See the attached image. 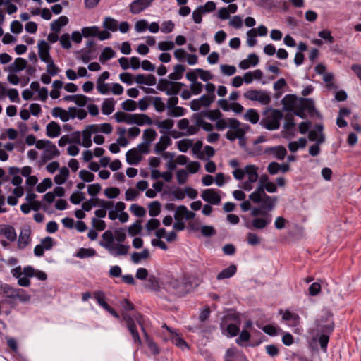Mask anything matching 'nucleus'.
Here are the masks:
<instances>
[{
  "mask_svg": "<svg viewBox=\"0 0 361 361\" xmlns=\"http://www.w3.org/2000/svg\"><path fill=\"white\" fill-rule=\"evenodd\" d=\"M102 238L99 245L112 256H124L128 253L130 246L122 244L126 239V233L123 228L116 229L114 233L107 230L102 235Z\"/></svg>",
  "mask_w": 361,
  "mask_h": 361,
  "instance_id": "1",
  "label": "nucleus"
},
{
  "mask_svg": "<svg viewBox=\"0 0 361 361\" xmlns=\"http://www.w3.org/2000/svg\"><path fill=\"white\" fill-rule=\"evenodd\" d=\"M265 190L270 193L277 191L276 184L267 182V184L257 186V189L249 195V199L255 204H262V209L272 210L277 201L276 197H271L266 194Z\"/></svg>",
  "mask_w": 361,
  "mask_h": 361,
  "instance_id": "2",
  "label": "nucleus"
},
{
  "mask_svg": "<svg viewBox=\"0 0 361 361\" xmlns=\"http://www.w3.org/2000/svg\"><path fill=\"white\" fill-rule=\"evenodd\" d=\"M259 207H253L251 215L254 217L251 222H247L245 226L249 229H263L271 222V215L269 214L271 210L262 209V204Z\"/></svg>",
  "mask_w": 361,
  "mask_h": 361,
  "instance_id": "3",
  "label": "nucleus"
},
{
  "mask_svg": "<svg viewBox=\"0 0 361 361\" xmlns=\"http://www.w3.org/2000/svg\"><path fill=\"white\" fill-rule=\"evenodd\" d=\"M122 318L123 321L126 324V326L130 333L134 342L135 343H137L138 345H140L142 343L141 338L140 337L139 333L137 330L136 324L135 323V320L138 323V324L141 326L142 330L145 334V336L147 337V334L145 331V329L144 328V319L143 317L141 314L139 312H136L133 314L134 319L127 312H123L122 313Z\"/></svg>",
  "mask_w": 361,
  "mask_h": 361,
  "instance_id": "4",
  "label": "nucleus"
},
{
  "mask_svg": "<svg viewBox=\"0 0 361 361\" xmlns=\"http://www.w3.org/2000/svg\"><path fill=\"white\" fill-rule=\"evenodd\" d=\"M260 125L269 130H278L280 121L283 118V114L280 110L269 108L262 114Z\"/></svg>",
  "mask_w": 361,
  "mask_h": 361,
  "instance_id": "5",
  "label": "nucleus"
},
{
  "mask_svg": "<svg viewBox=\"0 0 361 361\" xmlns=\"http://www.w3.org/2000/svg\"><path fill=\"white\" fill-rule=\"evenodd\" d=\"M317 331L324 334H331L334 329L333 314L327 310H322L319 318L316 320Z\"/></svg>",
  "mask_w": 361,
  "mask_h": 361,
  "instance_id": "6",
  "label": "nucleus"
},
{
  "mask_svg": "<svg viewBox=\"0 0 361 361\" xmlns=\"http://www.w3.org/2000/svg\"><path fill=\"white\" fill-rule=\"evenodd\" d=\"M245 99L258 102L262 105H267L271 102L270 94L265 90H250L243 94Z\"/></svg>",
  "mask_w": 361,
  "mask_h": 361,
  "instance_id": "7",
  "label": "nucleus"
},
{
  "mask_svg": "<svg viewBox=\"0 0 361 361\" xmlns=\"http://www.w3.org/2000/svg\"><path fill=\"white\" fill-rule=\"evenodd\" d=\"M258 168L255 165L250 164L245 166V175L247 176V180L243 183L241 188L246 190L250 191L253 188L252 184L255 183L258 178Z\"/></svg>",
  "mask_w": 361,
  "mask_h": 361,
  "instance_id": "8",
  "label": "nucleus"
},
{
  "mask_svg": "<svg viewBox=\"0 0 361 361\" xmlns=\"http://www.w3.org/2000/svg\"><path fill=\"white\" fill-rule=\"evenodd\" d=\"M202 198L208 203L218 205L221 202V196L214 189H206L201 194Z\"/></svg>",
  "mask_w": 361,
  "mask_h": 361,
  "instance_id": "9",
  "label": "nucleus"
},
{
  "mask_svg": "<svg viewBox=\"0 0 361 361\" xmlns=\"http://www.w3.org/2000/svg\"><path fill=\"white\" fill-rule=\"evenodd\" d=\"M195 214L190 211L186 206L180 205L176 208L174 219L175 220H191L194 219Z\"/></svg>",
  "mask_w": 361,
  "mask_h": 361,
  "instance_id": "10",
  "label": "nucleus"
},
{
  "mask_svg": "<svg viewBox=\"0 0 361 361\" xmlns=\"http://www.w3.org/2000/svg\"><path fill=\"white\" fill-rule=\"evenodd\" d=\"M168 290L173 294L182 296L187 293L185 290V284L177 279H172L168 285Z\"/></svg>",
  "mask_w": 361,
  "mask_h": 361,
  "instance_id": "11",
  "label": "nucleus"
},
{
  "mask_svg": "<svg viewBox=\"0 0 361 361\" xmlns=\"http://www.w3.org/2000/svg\"><path fill=\"white\" fill-rule=\"evenodd\" d=\"M153 123L152 118L146 114H130L128 125L136 124L143 126L145 124L152 125Z\"/></svg>",
  "mask_w": 361,
  "mask_h": 361,
  "instance_id": "12",
  "label": "nucleus"
},
{
  "mask_svg": "<svg viewBox=\"0 0 361 361\" xmlns=\"http://www.w3.org/2000/svg\"><path fill=\"white\" fill-rule=\"evenodd\" d=\"M154 0H135L130 4V11L133 14H137L149 7Z\"/></svg>",
  "mask_w": 361,
  "mask_h": 361,
  "instance_id": "13",
  "label": "nucleus"
},
{
  "mask_svg": "<svg viewBox=\"0 0 361 361\" xmlns=\"http://www.w3.org/2000/svg\"><path fill=\"white\" fill-rule=\"evenodd\" d=\"M39 56L40 59L47 63L51 60L49 49V44L44 40H41L38 42Z\"/></svg>",
  "mask_w": 361,
  "mask_h": 361,
  "instance_id": "14",
  "label": "nucleus"
},
{
  "mask_svg": "<svg viewBox=\"0 0 361 361\" xmlns=\"http://www.w3.org/2000/svg\"><path fill=\"white\" fill-rule=\"evenodd\" d=\"M24 275L26 276L36 277L40 281H45L47 278L46 273L36 270L31 266H27L23 268Z\"/></svg>",
  "mask_w": 361,
  "mask_h": 361,
  "instance_id": "15",
  "label": "nucleus"
},
{
  "mask_svg": "<svg viewBox=\"0 0 361 361\" xmlns=\"http://www.w3.org/2000/svg\"><path fill=\"white\" fill-rule=\"evenodd\" d=\"M126 161L130 165H137L142 159V155L137 149L133 148L127 152Z\"/></svg>",
  "mask_w": 361,
  "mask_h": 361,
  "instance_id": "16",
  "label": "nucleus"
},
{
  "mask_svg": "<svg viewBox=\"0 0 361 361\" xmlns=\"http://www.w3.org/2000/svg\"><path fill=\"white\" fill-rule=\"evenodd\" d=\"M135 81L137 84H144L146 85L152 86L157 82L156 78L153 75H145L143 74H138L135 77Z\"/></svg>",
  "mask_w": 361,
  "mask_h": 361,
  "instance_id": "17",
  "label": "nucleus"
},
{
  "mask_svg": "<svg viewBox=\"0 0 361 361\" xmlns=\"http://www.w3.org/2000/svg\"><path fill=\"white\" fill-rule=\"evenodd\" d=\"M266 152L270 153L274 155L279 160L284 159L287 154V150L283 146H276L267 149Z\"/></svg>",
  "mask_w": 361,
  "mask_h": 361,
  "instance_id": "18",
  "label": "nucleus"
},
{
  "mask_svg": "<svg viewBox=\"0 0 361 361\" xmlns=\"http://www.w3.org/2000/svg\"><path fill=\"white\" fill-rule=\"evenodd\" d=\"M47 135L49 137H56L60 135L61 127L55 121H51L47 126Z\"/></svg>",
  "mask_w": 361,
  "mask_h": 361,
  "instance_id": "19",
  "label": "nucleus"
},
{
  "mask_svg": "<svg viewBox=\"0 0 361 361\" xmlns=\"http://www.w3.org/2000/svg\"><path fill=\"white\" fill-rule=\"evenodd\" d=\"M171 144V138L169 136L163 135L160 137L159 142L155 145L154 150L157 154H159L163 152Z\"/></svg>",
  "mask_w": 361,
  "mask_h": 361,
  "instance_id": "20",
  "label": "nucleus"
},
{
  "mask_svg": "<svg viewBox=\"0 0 361 361\" xmlns=\"http://www.w3.org/2000/svg\"><path fill=\"white\" fill-rule=\"evenodd\" d=\"M237 271V267L234 264H231L227 268L224 269L219 272L216 276L217 280H223L225 279H229L235 274Z\"/></svg>",
  "mask_w": 361,
  "mask_h": 361,
  "instance_id": "21",
  "label": "nucleus"
},
{
  "mask_svg": "<svg viewBox=\"0 0 361 361\" xmlns=\"http://www.w3.org/2000/svg\"><path fill=\"white\" fill-rule=\"evenodd\" d=\"M296 97L293 94H287L281 100L284 109L287 111H293L296 106Z\"/></svg>",
  "mask_w": 361,
  "mask_h": 361,
  "instance_id": "22",
  "label": "nucleus"
},
{
  "mask_svg": "<svg viewBox=\"0 0 361 361\" xmlns=\"http://www.w3.org/2000/svg\"><path fill=\"white\" fill-rule=\"evenodd\" d=\"M27 66V61L23 58H16L14 62L8 66L10 72L16 73L23 71Z\"/></svg>",
  "mask_w": 361,
  "mask_h": 361,
  "instance_id": "23",
  "label": "nucleus"
},
{
  "mask_svg": "<svg viewBox=\"0 0 361 361\" xmlns=\"http://www.w3.org/2000/svg\"><path fill=\"white\" fill-rule=\"evenodd\" d=\"M30 235V229L26 228L21 231L18 242V247L20 249H24L27 245L29 243Z\"/></svg>",
  "mask_w": 361,
  "mask_h": 361,
  "instance_id": "24",
  "label": "nucleus"
},
{
  "mask_svg": "<svg viewBox=\"0 0 361 361\" xmlns=\"http://www.w3.org/2000/svg\"><path fill=\"white\" fill-rule=\"evenodd\" d=\"M283 319L290 322V325L296 326L300 323V317L288 310H286L282 315Z\"/></svg>",
  "mask_w": 361,
  "mask_h": 361,
  "instance_id": "25",
  "label": "nucleus"
},
{
  "mask_svg": "<svg viewBox=\"0 0 361 361\" xmlns=\"http://www.w3.org/2000/svg\"><path fill=\"white\" fill-rule=\"evenodd\" d=\"M174 71L168 75L169 79L179 80L182 78L185 68L181 64H177L173 68Z\"/></svg>",
  "mask_w": 361,
  "mask_h": 361,
  "instance_id": "26",
  "label": "nucleus"
},
{
  "mask_svg": "<svg viewBox=\"0 0 361 361\" xmlns=\"http://www.w3.org/2000/svg\"><path fill=\"white\" fill-rule=\"evenodd\" d=\"M69 176V170L66 166L60 169L59 173L56 175L54 180L58 185H61L66 182Z\"/></svg>",
  "mask_w": 361,
  "mask_h": 361,
  "instance_id": "27",
  "label": "nucleus"
},
{
  "mask_svg": "<svg viewBox=\"0 0 361 361\" xmlns=\"http://www.w3.org/2000/svg\"><path fill=\"white\" fill-rule=\"evenodd\" d=\"M150 257L149 252L147 249H144L140 252H135L131 255V260L133 263L137 264L142 260L147 259Z\"/></svg>",
  "mask_w": 361,
  "mask_h": 361,
  "instance_id": "28",
  "label": "nucleus"
},
{
  "mask_svg": "<svg viewBox=\"0 0 361 361\" xmlns=\"http://www.w3.org/2000/svg\"><path fill=\"white\" fill-rule=\"evenodd\" d=\"M245 136L243 129L230 130L226 134V137L230 141H234L236 139L242 140Z\"/></svg>",
  "mask_w": 361,
  "mask_h": 361,
  "instance_id": "29",
  "label": "nucleus"
},
{
  "mask_svg": "<svg viewBox=\"0 0 361 361\" xmlns=\"http://www.w3.org/2000/svg\"><path fill=\"white\" fill-rule=\"evenodd\" d=\"M118 23L116 20L111 18L106 17L103 22V27L111 32H116L118 30Z\"/></svg>",
  "mask_w": 361,
  "mask_h": 361,
  "instance_id": "30",
  "label": "nucleus"
},
{
  "mask_svg": "<svg viewBox=\"0 0 361 361\" xmlns=\"http://www.w3.org/2000/svg\"><path fill=\"white\" fill-rule=\"evenodd\" d=\"M114 110V100L113 98L106 99L102 106V111L105 115L111 114Z\"/></svg>",
  "mask_w": 361,
  "mask_h": 361,
  "instance_id": "31",
  "label": "nucleus"
},
{
  "mask_svg": "<svg viewBox=\"0 0 361 361\" xmlns=\"http://www.w3.org/2000/svg\"><path fill=\"white\" fill-rule=\"evenodd\" d=\"M51 114L55 118L59 117L61 118V120L63 122H66L69 120V116H68V111L63 109L61 107H54L52 109Z\"/></svg>",
  "mask_w": 361,
  "mask_h": 361,
  "instance_id": "32",
  "label": "nucleus"
},
{
  "mask_svg": "<svg viewBox=\"0 0 361 361\" xmlns=\"http://www.w3.org/2000/svg\"><path fill=\"white\" fill-rule=\"evenodd\" d=\"M245 120L250 121V123L255 124L259 120V115L257 110L254 109H248L244 115Z\"/></svg>",
  "mask_w": 361,
  "mask_h": 361,
  "instance_id": "33",
  "label": "nucleus"
},
{
  "mask_svg": "<svg viewBox=\"0 0 361 361\" xmlns=\"http://www.w3.org/2000/svg\"><path fill=\"white\" fill-rule=\"evenodd\" d=\"M1 233L10 241H14L16 239V233L13 226H6L2 230Z\"/></svg>",
  "mask_w": 361,
  "mask_h": 361,
  "instance_id": "34",
  "label": "nucleus"
},
{
  "mask_svg": "<svg viewBox=\"0 0 361 361\" xmlns=\"http://www.w3.org/2000/svg\"><path fill=\"white\" fill-rule=\"evenodd\" d=\"M15 299H18L21 302L27 303L30 301L31 295H29L24 289L18 288L16 290Z\"/></svg>",
  "mask_w": 361,
  "mask_h": 361,
  "instance_id": "35",
  "label": "nucleus"
},
{
  "mask_svg": "<svg viewBox=\"0 0 361 361\" xmlns=\"http://www.w3.org/2000/svg\"><path fill=\"white\" fill-rule=\"evenodd\" d=\"M17 289L18 288H15L8 284H3L1 286V293L11 299H15Z\"/></svg>",
  "mask_w": 361,
  "mask_h": 361,
  "instance_id": "36",
  "label": "nucleus"
},
{
  "mask_svg": "<svg viewBox=\"0 0 361 361\" xmlns=\"http://www.w3.org/2000/svg\"><path fill=\"white\" fill-rule=\"evenodd\" d=\"M44 152L46 154V157L48 159H51L55 157H58L60 154L56 145H54L51 142L50 145H48Z\"/></svg>",
  "mask_w": 361,
  "mask_h": 361,
  "instance_id": "37",
  "label": "nucleus"
},
{
  "mask_svg": "<svg viewBox=\"0 0 361 361\" xmlns=\"http://www.w3.org/2000/svg\"><path fill=\"white\" fill-rule=\"evenodd\" d=\"M161 212V204L158 201H153L149 204V214L152 217L158 216Z\"/></svg>",
  "mask_w": 361,
  "mask_h": 361,
  "instance_id": "38",
  "label": "nucleus"
},
{
  "mask_svg": "<svg viewBox=\"0 0 361 361\" xmlns=\"http://www.w3.org/2000/svg\"><path fill=\"white\" fill-rule=\"evenodd\" d=\"M115 55V51L111 47H106L104 49L99 56V61L102 63L109 60L113 58Z\"/></svg>",
  "mask_w": 361,
  "mask_h": 361,
  "instance_id": "39",
  "label": "nucleus"
},
{
  "mask_svg": "<svg viewBox=\"0 0 361 361\" xmlns=\"http://www.w3.org/2000/svg\"><path fill=\"white\" fill-rule=\"evenodd\" d=\"M183 85L181 82H171V84L168 88V90L166 91L167 95H172V94H177L179 93V92L181 90V87Z\"/></svg>",
  "mask_w": 361,
  "mask_h": 361,
  "instance_id": "40",
  "label": "nucleus"
},
{
  "mask_svg": "<svg viewBox=\"0 0 361 361\" xmlns=\"http://www.w3.org/2000/svg\"><path fill=\"white\" fill-rule=\"evenodd\" d=\"M51 179L50 178H46L40 183L37 185V191L38 192L42 193L45 192L48 188H51Z\"/></svg>",
  "mask_w": 361,
  "mask_h": 361,
  "instance_id": "41",
  "label": "nucleus"
},
{
  "mask_svg": "<svg viewBox=\"0 0 361 361\" xmlns=\"http://www.w3.org/2000/svg\"><path fill=\"white\" fill-rule=\"evenodd\" d=\"M82 35L84 37H96L98 34V27H85L82 29Z\"/></svg>",
  "mask_w": 361,
  "mask_h": 361,
  "instance_id": "42",
  "label": "nucleus"
},
{
  "mask_svg": "<svg viewBox=\"0 0 361 361\" xmlns=\"http://www.w3.org/2000/svg\"><path fill=\"white\" fill-rule=\"evenodd\" d=\"M157 137L156 131L152 128L146 129L143 133V139L145 142L150 144Z\"/></svg>",
  "mask_w": 361,
  "mask_h": 361,
  "instance_id": "43",
  "label": "nucleus"
},
{
  "mask_svg": "<svg viewBox=\"0 0 361 361\" xmlns=\"http://www.w3.org/2000/svg\"><path fill=\"white\" fill-rule=\"evenodd\" d=\"M301 109L312 112L314 109V101L311 99L302 98L300 101Z\"/></svg>",
  "mask_w": 361,
  "mask_h": 361,
  "instance_id": "44",
  "label": "nucleus"
},
{
  "mask_svg": "<svg viewBox=\"0 0 361 361\" xmlns=\"http://www.w3.org/2000/svg\"><path fill=\"white\" fill-rule=\"evenodd\" d=\"M192 146V141L188 139H183L177 142L178 149L183 152H186Z\"/></svg>",
  "mask_w": 361,
  "mask_h": 361,
  "instance_id": "45",
  "label": "nucleus"
},
{
  "mask_svg": "<svg viewBox=\"0 0 361 361\" xmlns=\"http://www.w3.org/2000/svg\"><path fill=\"white\" fill-rule=\"evenodd\" d=\"M152 104L155 109L158 112H163L165 110L166 106L163 102L162 99L159 97H155L152 98Z\"/></svg>",
  "mask_w": 361,
  "mask_h": 361,
  "instance_id": "46",
  "label": "nucleus"
},
{
  "mask_svg": "<svg viewBox=\"0 0 361 361\" xmlns=\"http://www.w3.org/2000/svg\"><path fill=\"white\" fill-rule=\"evenodd\" d=\"M185 109L181 106H175L167 111V115L171 117H180L185 114Z\"/></svg>",
  "mask_w": 361,
  "mask_h": 361,
  "instance_id": "47",
  "label": "nucleus"
},
{
  "mask_svg": "<svg viewBox=\"0 0 361 361\" xmlns=\"http://www.w3.org/2000/svg\"><path fill=\"white\" fill-rule=\"evenodd\" d=\"M130 210L135 216L137 217H142L146 214L145 208L136 204H133L130 207Z\"/></svg>",
  "mask_w": 361,
  "mask_h": 361,
  "instance_id": "48",
  "label": "nucleus"
},
{
  "mask_svg": "<svg viewBox=\"0 0 361 361\" xmlns=\"http://www.w3.org/2000/svg\"><path fill=\"white\" fill-rule=\"evenodd\" d=\"M204 117L212 120V121H216L220 118L222 116V114L220 112L219 110H209V111H203Z\"/></svg>",
  "mask_w": 361,
  "mask_h": 361,
  "instance_id": "49",
  "label": "nucleus"
},
{
  "mask_svg": "<svg viewBox=\"0 0 361 361\" xmlns=\"http://www.w3.org/2000/svg\"><path fill=\"white\" fill-rule=\"evenodd\" d=\"M95 254H96V252L93 249L80 248L78 250L76 256L79 258L82 259V258L92 257V256L95 255Z\"/></svg>",
  "mask_w": 361,
  "mask_h": 361,
  "instance_id": "50",
  "label": "nucleus"
},
{
  "mask_svg": "<svg viewBox=\"0 0 361 361\" xmlns=\"http://www.w3.org/2000/svg\"><path fill=\"white\" fill-rule=\"evenodd\" d=\"M215 94L213 95H207L204 94L198 99L199 102L202 106L207 107L209 106L215 99Z\"/></svg>",
  "mask_w": 361,
  "mask_h": 361,
  "instance_id": "51",
  "label": "nucleus"
},
{
  "mask_svg": "<svg viewBox=\"0 0 361 361\" xmlns=\"http://www.w3.org/2000/svg\"><path fill=\"white\" fill-rule=\"evenodd\" d=\"M308 137L311 141H317L318 144H321L324 142V136L315 130H311L309 133Z\"/></svg>",
  "mask_w": 361,
  "mask_h": 361,
  "instance_id": "52",
  "label": "nucleus"
},
{
  "mask_svg": "<svg viewBox=\"0 0 361 361\" xmlns=\"http://www.w3.org/2000/svg\"><path fill=\"white\" fill-rule=\"evenodd\" d=\"M154 124L159 128L170 130L173 128L174 121L169 118L162 121H157Z\"/></svg>",
  "mask_w": 361,
  "mask_h": 361,
  "instance_id": "53",
  "label": "nucleus"
},
{
  "mask_svg": "<svg viewBox=\"0 0 361 361\" xmlns=\"http://www.w3.org/2000/svg\"><path fill=\"white\" fill-rule=\"evenodd\" d=\"M122 109L125 111H133L137 108V103L132 99H127L121 104Z\"/></svg>",
  "mask_w": 361,
  "mask_h": 361,
  "instance_id": "54",
  "label": "nucleus"
},
{
  "mask_svg": "<svg viewBox=\"0 0 361 361\" xmlns=\"http://www.w3.org/2000/svg\"><path fill=\"white\" fill-rule=\"evenodd\" d=\"M172 342L176 346L182 349L188 348V343L183 338H181L177 334L172 336Z\"/></svg>",
  "mask_w": 361,
  "mask_h": 361,
  "instance_id": "55",
  "label": "nucleus"
},
{
  "mask_svg": "<svg viewBox=\"0 0 361 361\" xmlns=\"http://www.w3.org/2000/svg\"><path fill=\"white\" fill-rule=\"evenodd\" d=\"M141 230L142 226L140 225V221H137L135 223L128 227V233L132 236H135L139 234Z\"/></svg>",
  "mask_w": 361,
  "mask_h": 361,
  "instance_id": "56",
  "label": "nucleus"
},
{
  "mask_svg": "<svg viewBox=\"0 0 361 361\" xmlns=\"http://www.w3.org/2000/svg\"><path fill=\"white\" fill-rule=\"evenodd\" d=\"M47 72L49 75L54 76L59 73L60 69L54 64L52 59L47 62Z\"/></svg>",
  "mask_w": 361,
  "mask_h": 361,
  "instance_id": "57",
  "label": "nucleus"
},
{
  "mask_svg": "<svg viewBox=\"0 0 361 361\" xmlns=\"http://www.w3.org/2000/svg\"><path fill=\"white\" fill-rule=\"evenodd\" d=\"M159 286V281L154 276H150L147 279V283L146 284L147 288L153 290H156L158 289Z\"/></svg>",
  "mask_w": 361,
  "mask_h": 361,
  "instance_id": "58",
  "label": "nucleus"
},
{
  "mask_svg": "<svg viewBox=\"0 0 361 361\" xmlns=\"http://www.w3.org/2000/svg\"><path fill=\"white\" fill-rule=\"evenodd\" d=\"M82 142L81 145L86 148L91 147L92 142V140H91L92 135L90 134V132L84 130L82 133Z\"/></svg>",
  "mask_w": 361,
  "mask_h": 361,
  "instance_id": "59",
  "label": "nucleus"
},
{
  "mask_svg": "<svg viewBox=\"0 0 361 361\" xmlns=\"http://www.w3.org/2000/svg\"><path fill=\"white\" fill-rule=\"evenodd\" d=\"M221 73L226 75H233L236 72V68L234 66L223 64L220 66Z\"/></svg>",
  "mask_w": 361,
  "mask_h": 361,
  "instance_id": "60",
  "label": "nucleus"
},
{
  "mask_svg": "<svg viewBox=\"0 0 361 361\" xmlns=\"http://www.w3.org/2000/svg\"><path fill=\"white\" fill-rule=\"evenodd\" d=\"M114 117H115L116 121L118 123L123 122L127 124L129 123V118H130L129 114H126V113H124L122 111H118L114 114Z\"/></svg>",
  "mask_w": 361,
  "mask_h": 361,
  "instance_id": "61",
  "label": "nucleus"
},
{
  "mask_svg": "<svg viewBox=\"0 0 361 361\" xmlns=\"http://www.w3.org/2000/svg\"><path fill=\"white\" fill-rule=\"evenodd\" d=\"M79 177L85 182H92L94 179V175L87 170H81L79 172Z\"/></svg>",
  "mask_w": 361,
  "mask_h": 361,
  "instance_id": "62",
  "label": "nucleus"
},
{
  "mask_svg": "<svg viewBox=\"0 0 361 361\" xmlns=\"http://www.w3.org/2000/svg\"><path fill=\"white\" fill-rule=\"evenodd\" d=\"M175 44L172 41H164L158 43V49L161 51H169L174 48Z\"/></svg>",
  "mask_w": 361,
  "mask_h": 361,
  "instance_id": "63",
  "label": "nucleus"
},
{
  "mask_svg": "<svg viewBox=\"0 0 361 361\" xmlns=\"http://www.w3.org/2000/svg\"><path fill=\"white\" fill-rule=\"evenodd\" d=\"M105 195L109 198H116L120 194V190L118 188L110 187L104 190Z\"/></svg>",
  "mask_w": 361,
  "mask_h": 361,
  "instance_id": "64",
  "label": "nucleus"
}]
</instances>
